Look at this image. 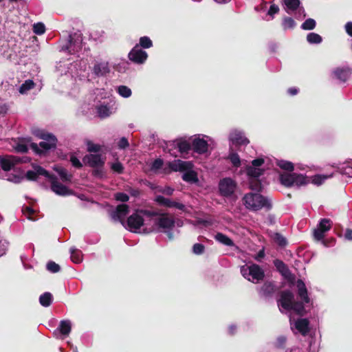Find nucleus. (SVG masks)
<instances>
[{"label": "nucleus", "instance_id": "nucleus-1", "mask_svg": "<svg viewBox=\"0 0 352 352\" xmlns=\"http://www.w3.org/2000/svg\"><path fill=\"white\" fill-rule=\"evenodd\" d=\"M280 298L277 300L278 307L286 311H293L300 316H304L307 311L302 302L295 300L294 293L289 289L280 291Z\"/></svg>", "mask_w": 352, "mask_h": 352}, {"label": "nucleus", "instance_id": "nucleus-2", "mask_svg": "<svg viewBox=\"0 0 352 352\" xmlns=\"http://www.w3.org/2000/svg\"><path fill=\"white\" fill-rule=\"evenodd\" d=\"M243 200L245 208L252 211H258L263 208L267 210L272 207L271 202L258 192H249L244 195Z\"/></svg>", "mask_w": 352, "mask_h": 352}, {"label": "nucleus", "instance_id": "nucleus-3", "mask_svg": "<svg viewBox=\"0 0 352 352\" xmlns=\"http://www.w3.org/2000/svg\"><path fill=\"white\" fill-rule=\"evenodd\" d=\"M240 271L241 274L245 279L250 281L251 277L253 283H254V280H256V283H258L259 281L263 280L265 278L264 270L260 267V265L256 263H252L250 265H243L241 267Z\"/></svg>", "mask_w": 352, "mask_h": 352}, {"label": "nucleus", "instance_id": "nucleus-4", "mask_svg": "<svg viewBox=\"0 0 352 352\" xmlns=\"http://www.w3.org/2000/svg\"><path fill=\"white\" fill-rule=\"evenodd\" d=\"M280 182L285 187H291L294 185L300 186L306 184V178L301 174L283 173L280 175Z\"/></svg>", "mask_w": 352, "mask_h": 352}, {"label": "nucleus", "instance_id": "nucleus-5", "mask_svg": "<svg viewBox=\"0 0 352 352\" xmlns=\"http://www.w3.org/2000/svg\"><path fill=\"white\" fill-rule=\"evenodd\" d=\"M144 222L143 217H142L138 210H137L127 218L122 226L131 232H137L144 225Z\"/></svg>", "mask_w": 352, "mask_h": 352}, {"label": "nucleus", "instance_id": "nucleus-6", "mask_svg": "<svg viewBox=\"0 0 352 352\" xmlns=\"http://www.w3.org/2000/svg\"><path fill=\"white\" fill-rule=\"evenodd\" d=\"M51 182V190L58 195L60 196H69L74 194L72 189L68 188L65 185L58 182V178L56 175L50 174L48 178Z\"/></svg>", "mask_w": 352, "mask_h": 352}, {"label": "nucleus", "instance_id": "nucleus-7", "mask_svg": "<svg viewBox=\"0 0 352 352\" xmlns=\"http://www.w3.org/2000/svg\"><path fill=\"white\" fill-rule=\"evenodd\" d=\"M82 34L80 32H75L69 36V43L63 47L64 50H67L69 54H75L82 48Z\"/></svg>", "mask_w": 352, "mask_h": 352}, {"label": "nucleus", "instance_id": "nucleus-8", "mask_svg": "<svg viewBox=\"0 0 352 352\" xmlns=\"http://www.w3.org/2000/svg\"><path fill=\"white\" fill-rule=\"evenodd\" d=\"M129 59L135 64H144L148 58L146 52L139 47V45H135L128 54Z\"/></svg>", "mask_w": 352, "mask_h": 352}, {"label": "nucleus", "instance_id": "nucleus-9", "mask_svg": "<svg viewBox=\"0 0 352 352\" xmlns=\"http://www.w3.org/2000/svg\"><path fill=\"white\" fill-rule=\"evenodd\" d=\"M154 224L164 231L166 230H173L175 227V221L174 218L170 217L168 213H160L159 217L155 219Z\"/></svg>", "mask_w": 352, "mask_h": 352}, {"label": "nucleus", "instance_id": "nucleus-10", "mask_svg": "<svg viewBox=\"0 0 352 352\" xmlns=\"http://www.w3.org/2000/svg\"><path fill=\"white\" fill-rule=\"evenodd\" d=\"M236 188V184L233 179L229 177L221 179L219 184V189L221 195L224 197L231 196Z\"/></svg>", "mask_w": 352, "mask_h": 352}, {"label": "nucleus", "instance_id": "nucleus-11", "mask_svg": "<svg viewBox=\"0 0 352 352\" xmlns=\"http://www.w3.org/2000/svg\"><path fill=\"white\" fill-rule=\"evenodd\" d=\"M38 136L44 140L39 143V146L43 151H47L51 148H56L57 139L53 134L41 132L39 134H38Z\"/></svg>", "mask_w": 352, "mask_h": 352}, {"label": "nucleus", "instance_id": "nucleus-12", "mask_svg": "<svg viewBox=\"0 0 352 352\" xmlns=\"http://www.w3.org/2000/svg\"><path fill=\"white\" fill-rule=\"evenodd\" d=\"M331 226L332 222L329 219H322L314 231V239L317 241L322 240L324 237V233L331 228Z\"/></svg>", "mask_w": 352, "mask_h": 352}, {"label": "nucleus", "instance_id": "nucleus-13", "mask_svg": "<svg viewBox=\"0 0 352 352\" xmlns=\"http://www.w3.org/2000/svg\"><path fill=\"white\" fill-rule=\"evenodd\" d=\"M129 212V206L126 204L117 206L116 210L112 212L111 217L114 221H119L122 225L125 223V217Z\"/></svg>", "mask_w": 352, "mask_h": 352}, {"label": "nucleus", "instance_id": "nucleus-14", "mask_svg": "<svg viewBox=\"0 0 352 352\" xmlns=\"http://www.w3.org/2000/svg\"><path fill=\"white\" fill-rule=\"evenodd\" d=\"M352 69L349 67H338L332 72V76L341 82H345L350 78Z\"/></svg>", "mask_w": 352, "mask_h": 352}, {"label": "nucleus", "instance_id": "nucleus-15", "mask_svg": "<svg viewBox=\"0 0 352 352\" xmlns=\"http://www.w3.org/2000/svg\"><path fill=\"white\" fill-rule=\"evenodd\" d=\"M82 161L85 164L92 168L104 166V160L101 157V155L100 154L86 155L83 157Z\"/></svg>", "mask_w": 352, "mask_h": 352}, {"label": "nucleus", "instance_id": "nucleus-16", "mask_svg": "<svg viewBox=\"0 0 352 352\" xmlns=\"http://www.w3.org/2000/svg\"><path fill=\"white\" fill-rule=\"evenodd\" d=\"M154 201L160 206H166L167 208H175L181 210H184L185 206L183 204L176 202L170 199L165 198L162 195L155 197Z\"/></svg>", "mask_w": 352, "mask_h": 352}, {"label": "nucleus", "instance_id": "nucleus-17", "mask_svg": "<svg viewBox=\"0 0 352 352\" xmlns=\"http://www.w3.org/2000/svg\"><path fill=\"white\" fill-rule=\"evenodd\" d=\"M297 294L298 298L300 299V302H302V305L309 303L310 298L308 295V291L307 287L302 279H298L296 281Z\"/></svg>", "mask_w": 352, "mask_h": 352}, {"label": "nucleus", "instance_id": "nucleus-18", "mask_svg": "<svg viewBox=\"0 0 352 352\" xmlns=\"http://www.w3.org/2000/svg\"><path fill=\"white\" fill-rule=\"evenodd\" d=\"M34 170H28L25 174V177L30 181H36L39 175H43L46 178H49L51 173L41 166H34Z\"/></svg>", "mask_w": 352, "mask_h": 352}, {"label": "nucleus", "instance_id": "nucleus-19", "mask_svg": "<svg viewBox=\"0 0 352 352\" xmlns=\"http://www.w3.org/2000/svg\"><path fill=\"white\" fill-rule=\"evenodd\" d=\"M278 288L273 281H265L260 289L259 294L265 298H272Z\"/></svg>", "mask_w": 352, "mask_h": 352}, {"label": "nucleus", "instance_id": "nucleus-20", "mask_svg": "<svg viewBox=\"0 0 352 352\" xmlns=\"http://www.w3.org/2000/svg\"><path fill=\"white\" fill-rule=\"evenodd\" d=\"M192 149L198 154H204L208 151V144L206 140L197 138L192 142Z\"/></svg>", "mask_w": 352, "mask_h": 352}, {"label": "nucleus", "instance_id": "nucleus-21", "mask_svg": "<svg viewBox=\"0 0 352 352\" xmlns=\"http://www.w3.org/2000/svg\"><path fill=\"white\" fill-rule=\"evenodd\" d=\"M18 162L19 160L15 157L0 155V165L4 171H10Z\"/></svg>", "mask_w": 352, "mask_h": 352}, {"label": "nucleus", "instance_id": "nucleus-22", "mask_svg": "<svg viewBox=\"0 0 352 352\" xmlns=\"http://www.w3.org/2000/svg\"><path fill=\"white\" fill-rule=\"evenodd\" d=\"M229 139L236 146L247 145L250 143L249 140L240 131L231 133Z\"/></svg>", "mask_w": 352, "mask_h": 352}, {"label": "nucleus", "instance_id": "nucleus-23", "mask_svg": "<svg viewBox=\"0 0 352 352\" xmlns=\"http://www.w3.org/2000/svg\"><path fill=\"white\" fill-rule=\"evenodd\" d=\"M295 327L301 335L305 336L307 335L310 331L309 321L307 318L298 319L295 322Z\"/></svg>", "mask_w": 352, "mask_h": 352}, {"label": "nucleus", "instance_id": "nucleus-24", "mask_svg": "<svg viewBox=\"0 0 352 352\" xmlns=\"http://www.w3.org/2000/svg\"><path fill=\"white\" fill-rule=\"evenodd\" d=\"M93 72L97 76H103L110 72L109 63L107 62L97 63L94 65Z\"/></svg>", "mask_w": 352, "mask_h": 352}, {"label": "nucleus", "instance_id": "nucleus-25", "mask_svg": "<svg viewBox=\"0 0 352 352\" xmlns=\"http://www.w3.org/2000/svg\"><path fill=\"white\" fill-rule=\"evenodd\" d=\"M174 145L178 148L181 153L188 154L192 149V144L182 138L175 140Z\"/></svg>", "mask_w": 352, "mask_h": 352}, {"label": "nucleus", "instance_id": "nucleus-26", "mask_svg": "<svg viewBox=\"0 0 352 352\" xmlns=\"http://www.w3.org/2000/svg\"><path fill=\"white\" fill-rule=\"evenodd\" d=\"M53 169L54 171H56L58 174L62 182H72L73 175L72 174H69L67 173V170L66 168H65L62 166H55L53 168Z\"/></svg>", "mask_w": 352, "mask_h": 352}, {"label": "nucleus", "instance_id": "nucleus-27", "mask_svg": "<svg viewBox=\"0 0 352 352\" xmlns=\"http://www.w3.org/2000/svg\"><path fill=\"white\" fill-rule=\"evenodd\" d=\"M274 266L276 268V270L283 276H285L287 274H289L290 272L288 266L281 260L275 259L273 261Z\"/></svg>", "mask_w": 352, "mask_h": 352}, {"label": "nucleus", "instance_id": "nucleus-28", "mask_svg": "<svg viewBox=\"0 0 352 352\" xmlns=\"http://www.w3.org/2000/svg\"><path fill=\"white\" fill-rule=\"evenodd\" d=\"M246 173L250 178H258L263 174L264 170L258 167L248 166L246 168Z\"/></svg>", "mask_w": 352, "mask_h": 352}, {"label": "nucleus", "instance_id": "nucleus-29", "mask_svg": "<svg viewBox=\"0 0 352 352\" xmlns=\"http://www.w3.org/2000/svg\"><path fill=\"white\" fill-rule=\"evenodd\" d=\"M53 300V296L50 292H46L41 294L39 297L40 304L45 307H50Z\"/></svg>", "mask_w": 352, "mask_h": 352}, {"label": "nucleus", "instance_id": "nucleus-30", "mask_svg": "<svg viewBox=\"0 0 352 352\" xmlns=\"http://www.w3.org/2000/svg\"><path fill=\"white\" fill-rule=\"evenodd\" d=\"M182 179L186 182L197 183L198 182L197 173L192 169H189L183 174Z\"/></svg>", "mask_w": 352, "mask_h": 352}, {"label": "nucleus", "instance_id": "nucleus-31", "mask_svg": "<svg viewBox=\"0 0 352 352\" xmlns=\"http://www.w3.org/2000/svg\"><path fill=\"white\" fill-rule=\"evenodd\" d=\"M63 336H68L71 331V322L69 320H61L58 329Z\"/></svg>", "mask_w": 352, "mask_h": 352}, {"label": "nucleus", "instance_id": "nucleus-32", "mask_svg": "<svg viewBox=\"0 0 352 352\" xmlns=\"http://www.w3.org/2000/svg\"><path fill=\"white\" fill-rule=\"evenodd\" d=\"M214 238L217 241H218L219 242H220L221 243H222L223 245H226L228 246L234 245L233 241L230 238H229L228 236H226V234H224L223 233L218 232L215 235Z\"/></svg>", "mask_w": 352, "mask_h": 352}, {"label": "nucleus", "instance_id": "nucleus-33", "mask_svg": "<svg viewBox=\"0 0 352 352\" xmlns=\"http://www.w3.org/2000/svg\"><path fill=\"white\" fill-rule=\"evenodd\" d=\"M71 259L75 263H80L82 261V252L74 248H70Z\"/></svg>", "mask_w": 352, "mask_h": 352}, {"label": "nucleus", "instance_id": "nucleus-34", "mask_svg": "<svg viewBox=\"0 0 352 352\" xmlns=\"http://www.w3.org/2000/svg\"><path fill=\"white\" fill-rule=\"evenodd\" d=\"M138 45H139L140 48L142 47L144 49L150 48V47H153V41H151V39L148 36H146L140 37Z\"/></svg>", "mask_w": 352, "mask_h": 352}, {"label": "nucleus", "instance_id": "nucleus-35", "mask_svg": "<svg viewBox=\"0 0 352 352\" xmlns=\"http://www.w3.org/2000/svg\"><path fill=\"white\" fill-rule=\"evenodd\" d=\"M178 168L179 172H186V170H189V169L192 168V163L188 161H182L181 160H178Z\"/></svg>", "mask_w": 352, "mask_h": 352}, {"label": "nucleus", "instance_id": "nucleus-36", "mask_svg": "<svg viewBox=\"0 0 352 352\" xmlns=\"http://www.w3.org/2000/svg\"><path fill=\"white\" fill-rule=\"evenodd\" d=\"M274 241L280 247H285L287 244V239L280 233L276 232L274 235Z\"/></svg>", "mask_w": 352, "mask_h": 352}, {"label": "nucleus", "instance_id": "nucleus-37", "mask_svg": "<svg viewBox=\"0 0 352 352\" xmlns=\"http://www.w3.org/2000/svg\"><path fill=\"white\" fill-rule=\"evenodd\" d=\"M307 40L309 43L318 44L322 42V37L318 34L311 32L307 34Z\"/></svg>", "mask_w": 352, "mask_h": 352}, {"label": "nucleus", "instance_id": "nucleus-38", "mask_svg": "<svg viewBox=\"0 0 352 352\" xmlns=\"http://www.w3.org/2000/svg\"><path fill=\"white\" fill-rule=\"evenodd\" d=\"M250 188L257 192L261 191L262 185L260 180L258 178H250Z\"/></svg>", "mask_w": 352, "mask_h": 352}, {"label": "nucleus", "instance_id": "nucleus-39", "mask_svg": "<svg viewBox=\"0 0 352 352\" xmlns=\"http://www.w3.org/2000/svg\"><path fill=\"white\" fill-rule=\"evenodd\" d=\"M97 112L98 113V116L101 118H104L110 115V110L109 108L107 107L106 105H100L97 108Z\"/></svg>", "mask_w": 352, "mask_h": 352}, {"label": "nucleus", "instance_id": "nucleus-40", "mask_svg": "<svg viewBox=\"0 0 352 352\" xmlns=\"http://www.w3.org/2000/svg\"><path fill=\"white\" fill-rule=\"evenodd\" d=\"M316 21L313 19H307L302 24L301 28L305 30H314L316 27Z\"/></svg>", "mask_w": 352, "mask_h": 352}, {"label": "nucleus", "instance_id": "nucleus-41", "mask_svg": "<svg viewBox=\"0 0 352 352\" xmlns=\"http://www.w3.org/2000/svg\"><path fill=\"white\" fill-rule=\"evenodd\" d=\"M118 92L121 96L124 98H128L131 96L132 94L131 90L125 85L119 86L118 87Z\"/></svg>", "mask_w": 352, "mask_h": 352}, {"label": "nucleus", "instance_id": "nucleus-42", "mask_svg": "<svg viewBox=\"0 0 352 352\" xmlns=\"http://www.w3.org/2000/svg\"><path fill=\"white\" fill-rule=\"evenodd\" d=\"M278 166L283 170L287 171H293L294 169V164L288 161L280 160L278 162Z\"/></svg>", "mask_w": 352, "mask_h": 352}, {"label": "nucleus", "instance_id": "nucleus-43", "mask_svg": "<svg viewBox=\"0 0 352 352\" xmlns=\"http://www.w3.org/2000/svg\"><path fill=\"white\" fill-rule=\"evenodd\" d=\"M285 5L288 9L293 11L296 10L300 6V0H285Z\"/></svg>", "mask_w": 352, "mask_h": 352}, {"label": "nucleus", "instance_id": "nucleus-44", "mask_svg": "<svg viewBox=\"0 0 352 352\" xmlns=\"http://www.w3.org/2000/svg\"><path fill=\"white\" fill-rule=\"evenodd\" d=\"M296 22L292 17H285L283 21V27L285 30L292 29L295 27Z\"/></svg>", "mask_w": 352, "mask_h": 352}, {"label": "nucleus", "instance_id": "nucleus-45", "mask_svg": "<svg viewBox=\"0 0 352 352\" xmlns=\"http://www.w3.org/2000/svg\"><path fill=\"white\" fill-rule=\"evenodd\" d=\"M34 86V83L32 80H25L24 83H23L19 89V91L21 94H23L26 91L30 90Z\"/></svg>", "mask_w": 352, "mask_h": 352}, {"label": "nucleus", "instance_id": "nucleus-46", "mask_svg": "<svg viewBox=\"0 0 352 352\" xmlns=\"http://www.w3.org/2000/svg\"><path fill=\"white\" fill-rule=\"evenodd\" d=\"M46 267L47 270L52 273H57L60 270L59 265L52 261H50L47 263Z\"/></svg>", "mask_w": 352, "mask_h": 352}, {"label": "nucleus", "instance_id": "nucleus-47", "mask_svg": "<svg viewBox=\"0 0 352 352\" xmlns=\"http://www.w3.org/2000/svg\"><path fill=\"white\" fill-rule=\"evenodd\" d=\"M229 159L234 167H239L241 166V160L239 155L236 153H232L229 155Z\"/></svg>", "mask_w": 352, "mask_h": 352}, {"label": "nucleus", "instance_id": "nucleus-48", "mask_svg": "<svg viewBox=\"0 0 352 352\" xmlns=\"http://www.w3.org/2000/svg\"><path fill=\"white\" fill-rule=\"evenodd\" d=\"M33 31L36 34L41 35L45 32V27L43 23H35L33 26Z\"/></svg>", "mask_w": 352, "mask_h": 352}, {"label": "nucleus", "instance_id": "nucleus-49", "mask_svg": "<svg viewBox=\"0 0 352 352\" xmlns=\"http://www.w3.org/2000/svg\"><path fill=\"white\" fill-rule=\"evenodd\" d=\"M87 151L89 153H98L101 150L99 144H94L91 141L87 142Z\"/></svg>", "mask_w": 352, "mask_h": 352}, {"label": "nucleus", "instance_id": "nucleus-50", "mask_svg": "<svg viewBox=\"0 0 352 352\" xmlns=\"http://www.w3.org/2000/svg\"><path fill=\"white\" fill-rule=\"evenodd\" d=\"M205 251V246L201 243H195L192 246V252L195 254H202Z\"/></svg>", "mask_w": 352, "mask_h": 352}, {"label": "nucleus", "instance_id": "nucleus-51", "mask_svg": "<svg viewBox=\"0 0 352 352\" xmlns=\"http://www.w3.org/2000/svg\"><path fill=\"white\" fill-rule=\"evenodd\" d=\"M138 212H140V215L142 216H146L148 217H159L160 212H155V211H151L148 210H138Z\"/></svg>", "mask_w": 352, "mask_h": 352}, {"label": "nucleus", "instance_id": "nucleus-52", "mask_svg": "<svg viewBox=\"0 0 352 352\" xmlns=\"http://www.w3.org/2000/svg\"><path fill=\"white\" fill-rule=\"evenodd\" d=\"M115 199L118 201L126 202L129 199V197L124 192H117L114 195Z\"/></svg>", "mask_w": 352, "mask_h": 352}, {"label": "nucleus", "instance_id": "nucleus-53", "mask_svg": "<svg viewBox=\"0 0 352 352\" xmlns=\"http://www.w3.org/2000/svg\"><path fill=\"white\" fill-rule=\"evenodd\" d=\"M111 168L118 174H122L124 171V166L120 162L113 163Z\"/></svg>", "mask_w": 352, "mask_h": 352}, {"label": "nucleus", "instance_id": "nucleus-54", "mask_svg": "<svg viewBox=\"0 0 352 352\" xmlns=\"http://www.w3.org/2000/svg\"><path fill=\"white\" fill-rule=\"evenodd\" d=\"M8 244V243L0 236V257L6 254Z\"/></svg>", "mask_w": 352, "mask_h": 352}, {"label": "nucleus", "instance_id": "nucleus-55", "mask_svg": "<svg viewBox=\"0 0 352 352\" xmlns=\"http://www.w3.org/2000/svg\"><path fill=\"white\" fill-rule=\"evenodd\" d=\"M329 176L327 175H315L313 178V183L316 185H320L322 184L327 178Z\"/></svg>", "mask_w": 352, "mask_h": 352}, {"label": "nucleus", "instance_id": "nucleus-56", "mask_svg": "<svg viewBox=\"0 0 352 352\" xmlns=\"http://www.w3.org/2000/svg\"><path fill=\"white\" fill-rule=\"evenodd\" d=\"M164 164V162L162 159H156L155 160L151 165L152 170H159L160 169Z\"/></svg>", "mask_w": 352, "mask_h": 352}, {"label": "nucleus", "instance_id": "nucleus-57", "mask_svg": "<svg viewBox=\"0 0 352 352\" xmlns=\"http://www.w3.org/2000/svg\"><path fill=\"white\" fill-rule=\"evenodd\" d=\"M70 162L74 167L76 168H81L82 167V163L80 160L74 155L70 157Z\"/></svg>", "mask_w": 352, "mask_h": 352}, {"label": "nucleus", "instance_id": "nucleus-58", "mask_svg": "<svg viewBox=\"0 0 352 352\" xmlns=\"http://www.w3.org/2000/svg\"><path fill=\"white\" fill-rule=\"evenodd\" d=\"M103 166H98L94 168V169L92 170V175L94 177L101 178L102 177L104 173H103Z\"/></svg>", "mask_w": 352, "mask_h": 352}, {"label": "nucleus", "instance_id": "nucleus-59", "mask_svg": "<svg viewBox=\"0 0 352 352\" xmlns=\"http://www.w3.org/2000/svg\"><path fill=\"white\" fill-rule=\"evenodd\" d=\"M118 146L119 148H121V149L126 148V147H128L129 146L128 140L126 138L122 137L119 140V142L118 143Z\"/></svg>", "mask_w": 352, "mask_h": 352}, {"label": "nucleus", "instance_id": "nucleus-60", "mask_svg": "<svg viewBox=\"0 0 352 352\" xmlns=\"http://www.w3.org/2000/svg\"><path fill=\"white\" fill-rule=\"evenodd\" d=\"M278 11H279L278 6L277 5H276V4H272V5L270 6L267 14L270 16L273 17L274 14L278 13Z\"/></svg>", "mask_w": 352, "mask_h": 352}, {"label": "nucleus", "instance_id": "nucleus-61", "mask_svg": "<svg viewBox=\"0 0 352 352\" xmlns=\"http://www.w3.org/2000/svg\"><path fill=\"white\" fill-rule=\"evenodd\" d=\"M16 150L17 152L25 153L28 151V148L27 145L24 144H18L16 146Z\"/></svg>", "mask_w": 352, "mask_h": 352}, {"label": "nucleus", "instance_id": "nucleus-62", "mask_svg": "<svg viewBox=\"0 0 352 352\" xmlns=\"http://www.w3.org/2000/svg\"><path fill=\"white\" fill-rule=\"evenodd\" d=\"M286 342V338L284 336H280L277 338L276 346L278 348H283Z\"/></svg>", "mask_w": 352, "mask_h": 352}, {"label": "nucleus", "instance_id": "nucleus-63", "mask_svg": "<svg viewBox=\"0 0 352 352\" xmlns=\"http://www.w3.org/2000/svg\"><path fill=\"white\" fill-rule=\"evenodd\" d=\"M265 161L263 158H256L252 161V166L259 168L264 164Z\"/></svg>", "mask_w": 352, "mask_h": 352}, {"label": "nucleus", "instance_id": "nucleus-64", "mask_svg": "<svg viewBox=\"0 0 352 352\" xmlns=\"http://www.w3.org/2000/svg\"><path fill=\"white\" fill-rule=\"evenodd\" d=\"M178 160H175L173 162H170L168 163V167L169 168L173 170V171H175V172H177L179 171V168H178Z\"/></svg>", "mask_w": 352, "mask_h": 352}]
</instances>
